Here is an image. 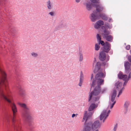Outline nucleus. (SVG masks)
<instances>
[{"label": "nucleus", "mask_w": 131, "mask_h": 131, "mask_svg": "<svg viewBox=\"0 0 131 131\" xmlns=\"http://www.w3.org/2000/svg\"><path fill=\"white\" fill-rule=\"evenodd\" d=\"M0 73L2 77L0 78V98H3L6 101L5 97L8 99L9 96L5 95L3 93L4 89L7 91L8 83L6 80V75L3 70L0 68Z\"/></svg>", "instance_id": "nucleus-1"}, {"label": "nucleus", "mask_w": 131, "mask_h": 131, "mask_svg": "<svg viewBox=\"0 0 131 131\" xmlns=\"http://www.w3.org/2000/svg\"><path fill=\"white\" fill-rule=\"evenodd\" d=\"M6 101L9 103V105L12 108L13 112V117L12 118V126L16 131H20L21 127L17 124H15V118L17 112V108L15 104L12 102L13 98L12 96H9L8 99L5 97Z\"/></svg>", "instance_id": "nucleus-2"}, {"label": "nucleus", "mask_w": 131, "mask_h": 131, "mask_svg": "<svg viewBox=\"0 0 131 131\" xmlns=\"http://www.w3.org/2000/svg\"><path fill=\"white\" fill-rule=\"evenodd\" d=\"M17 104L23 108L22 112L23 116L25 118L26 121L28 123L29 126H31L33 125L32 117L30 114L29 108L25 103L18 102Z\"/></svg>", "instance_id": "nucleus-3"}, {"label": "nucleus", "mask_w": 131, "mask_h": 131, "mask_svg": "<svg viewBox=\"0 0 131 131\" xmlns=\"http://www.w3.org/2000/svg\"><path fill=\"white\" fill-rule=\"evenodd\" d=\"M95 7L96 8V11H94L93 13L91 14L90 19L93 22H94L96 20V19L100 16L101 13L103 9V7L100 5H95Z\"/></svg>", "instance_id": "nucleus-4"}, {"label": "nucleus", "mask_w": 131, "mask_h": 131, "mask_svg": "<svg viewBox=\"0 0 131 131\" xmlns=\"http://www.w3.org/2000/svg\"><path fill=\"white\" fill-rule=\"evenodd\" d=\"M104 77L102 72L98 73L95 76V79H93L92 81V83L91 84V87L94 86L96 84L98 85H101L104 81L102 78Z\"/></svg>", "instance_id": "nucleus-5"}, {"label": "nucleus", "mask_w": 131, "mask_h": 131, "mask_svg": "<svg viewBox=\"0 0 131 131\" xmlns=\"http://www.w3.org/2000/svg\"><path fill=\"white\" fill-rule=\"evenodd\" d=\"M101 85H97V86L94 88V90L92 91L89 95V101L91 99L92 95L96 96L99 95L101 93V88L100 86Z\"/></svg>", "instance_id": "nucleus-6"}, {"label": "nucleus", "mask_w": 131, "mask_h": 131, "mask_svg": "<svg viewBox=\"0 0 131 131\" xmlns=\"http://www.w3.org/2000/svg\"><path fill=\"white\" fill-rule=\"evenodd\" d=\"M110 112V111L109 110L107 112V110H104L103 111L100 115V119L101 121L103 119V122H104L105 120L107 118Z\"/></svg>", "instance_id": "nucleus-7"}, {"label": "nucleus", "mask_w": 131, "mask_h": 131, "mask_svg": "<svg viewBox=\"0 0 131 131\" xmlns=\"http://www.w3.org/2000/svg\"><path fill=\"white\" fill-rule=\"evenodd\" d=\"M103 51L108 53L111 50V44L108 42H105V44L103 46Z\"/></svg>", "instance_id": "nucleus-8"}, {"label": "nucleus", "mask_w": 131, "mask_h": 131, "mask_svg": "<svg viewBox=\"0 0 131 131\" xmlns=\"http://www.w3.org/2000/svg\"><path fill=\"white\" fill-rule=\"evenodd\" d=\"M116 95V90H114L113 93L111 95V100L112 102H113V103L111 105L110 108H112L113 107L114 105L116 102V101L115 100V97Z\"/></svg>", "instance_id": "nucleus-9"}, {"label": "nucleus", "mask_w": 131, "mask_h": 131, "mask_svg": "<svg viewBox=\"0 0 131 131\" xmlns=\"http://www.w3.org/2000/svg\"><path fill=\"white\" fill-rule=\"evenodd\" d=\"M100 122L99 121L95 122L93 124L91 123V128L93 130H94L100 127Z\"/></svg>", "instance_id": "nucleus-10"}, {"label": "nucleus", "mask_w": 131, "mask_h": 131, "mask_svg": "<svg viewBox=\"0 0 131 131\" xmlns=\"http://www.w3.org/2000/svg\"><path fill=\"white\" fill-rule=\"evenodd\" d=\"M102 29L103 32V33L102 34L103 38H104L105 37H106V36L110 34V31L106 30L105 27L102 26Z\"/></svg>", "instance_id": "nucleus-11"}, {"label": "nucleus", "mask_w": 131, "mask_h": 131, "mask_svg": "<svg viewBox=\"0 0 131 131\" xmlns=\"http://www.w3.org/2000/svg\"><path fill=\"white\" fill-rule=\"evenodd\" d=\"M125 68L126 73L128 74L130 71L131 70L130 69V64L128 61L125 62L124 64Z\"/></svg>", "instance_id": "nucleus-12"}, {"label": "nucleus", "mask_w": 131, "mask_h": 131, "mask_svg": "<svg viewBox=\"0 0 131 131\" xmlns=\"http://www.w3.org/2000/svg\"><path fill=\"white\" fill-rule=\"evenodd\" d=\"M91 123L89 122L85 124L83 131H90L91 130Z\"/></svg>", "instance_id": "nucleus-13"}, {"label": "nucleus", "mask_w": 131, "mask_h": 131, "mask_svg": "<svg viewBox=\"0 0 131 131\" xmlns=\"http://www.w3.org/2000/svg\"><path fill=\"white\" fill-rule=\"evenodd\" d=\"M100 96H93L92 95L91 98L92 102L94 103H96V105H97L100 103L99 100L100 99Z\"/></svg>", "instance_id": "nucleus-14"}, {"label": "nucleus", "mask_w": 131, "mask_h": 131, "mask_svg": "<svg viewBox=\"0 0 131 131\" xmlns=\"http://www.w3.org/2000/svg\"><path fill=\"white\" fill-rule=\"evenodd\" d=\"M87 111H85L84 112V117L83 118V119L86 121L93 114V112H89L88 113H87Z\"/></svg>", "instance_id": "nucleus-15"}, {"label": "nucleus", "mask_w": 131, "mask_h": 131, "mask_svg": "<svg viewBox=\"0 0 131 131\" xmlns=\"http://www.w3.org/2000/svg\"><path fill=\"white\" fill-rule=\"evenodd\" d=\"M105 52L102 51L100 52L99 57L100 60L103 61L105 60L106 57Z\"/></svg>", "instance_id": "nucleus-16"}, {"label": "nucleus", "mask_w": 131, "mask_h": 131, "mask_svg": "<svg viewBox=\"0 0 131 131\" xmlns=\"http://www.w3.org/2000/svg\"><path fill=\"white\" fill-rule=\"evenodd\" d=\"M118 77L119 79H122L124 81H126L128 79L127 75L126 74L123 75L121 73L119 74Z\"/></svg>", "instance_id": "nucleus-17"}, {"label": "nucleus", "mask_w": 131, "mask_h": 131, "mask_svg": "<svg viewBox=\"0 0 131 131\" xmlns=\"http://www.w3.org/2000/svg\"><path fill=\"white\" fill-rule=\"evenodd\" d=\"M103 38L105 39L107 41L112 42L113 41V37L111 35H108Z\"/></svg>", "instance_id": "nucleus-18"}, {"label": "nucleus", "mask_w": 131, "mask_h": 131, "mask_svg": "<svg viewBox=\"0 0 131 131\" xmlns=\"http://www.w3.org/2000/svg\"><path fill=\"white\" fill-rule=\"evenodd\" d=\"M101 64L100 63V62H98L96 63L95 66V69L94 71V73H95L96 72V70H98L100 69L101 66Z\"/></svg>", "instance_id": "nucleus-19"}, {"label": "nucleus", "mask_w": 131, "mask_h": 131, "mask_svg": "<svg viewBox=\"0 0 131 131\" xmlns=\"http://www.w3.org/2000/svg\"><path fill=\"white\" fill-rule=\"evenodd\" d=\"M100 16L98 18L96 19V20L97 19H99L100 17H101L102 19L105 20H107L108 19V18L107 16L104 14H100Z\"/></svg>", "instance_id": "nucleus-20"}, {"label": "nucleus", "mask_w": 131, "mask_h": 131, "mask_svg": "<svg viewBox=\"0 0 131 131\" xmlns=\"http://www.w3.org/2000/svg\"><path fill=\"white\" fill-rule=\"evenodd\" d=\"M83 74L82 73V72H81V74L80 76V82L79 84V85L81 86L82 85V83L83 81Z\"/></svg>", "instance_id": "nucleus-21"}, {"label": "nucleus", "mask_w": 131, "mask_h": 131, "mask_svg": "<svg viewBox=\"0 0 131 131\" xmlns=\"http://www.w3.org/2000/svg\"><path fill=\"white\" fill-rule=\"evenodd\" d=\"M130 102L128 101H126L125 102L124 105V107L126 108V111L125 112V113H126L127 112L128 110V108Z\"/></svg>", "instance_id": "nucleus-22"}, {"label": "nucleus", "mask_w": 131, "mask_h": 131, "mask_svg": "<svg viewBox=\"0 0 131 131\" xmlns=\"http://www.w3.org/2000/svg\"><path fill=\"white\" fill-rule=\"evenodd\" d=\"M96 107V105L94 103L92 104L89 107L88 111H91L93 110Z\"/></svg>", "instance_id": "nucleus-23"}, {"label": "nucleus", "mask_w": 131, "mask_h": 131, "mask_svg": "<svg viewBox=\"0 0 131 131\" xmlns=\"http://www.w3.org/2000/svg\"><path fill=\"white\" fill-rule=\"evenodd\" d=\"M86 9L88 10H90L92 8V6L91 4L89 3H86L85 4Z\"/></svg>", "instance_id": "nucleus-24"}, {"label": "nucleus", "mask_w": 131, "mask_h": 131, "mask_svg": "<svg viewBox=\"0 0 131 131\" xmlns=\"http://www.w3.org/2000/svg\"><path fill=\"white\" fill-rule=\"evenodd\" d=\"M17 89L19 90V93L20 94V95H23L24 94L23 91L21 88V86H18L17 88Z\"/></svg>", "instance_id": "nucleus-25"}, {"label": "nucleus", "mask_w": 131, "mask_h": 131, "mask_svg": "<svg viewBox=\"0 0 131 131\" xmlns=\"http://www.w3.org/2000/svg\"><path fill=\"white\" fill-rule=\"evenodd\" d=\"M79 61H81L83 60V57L82 56V52L81 51H79Z\"/></svg>", "instance_id": "nucleus-26"}, {"label": "nucleus", "mask_w": 131, "mask_h": 131, "mask_svg": "<svg viewBox=\"0 0 131 131\" xmlns=\"http://www.w3.org/2000/svg\"><path fill=\"white\" fill-rule=\"evenodd\" d=\"M122 82H119L118 84H117V86L116 89H120L121 88V87L122 86Z\"/></svg>", "instance_id": "nucleus-27"}, {"label": "nucleus", "mask_w": 131, "mask_h": 131, "mask_svg": "<svg viewBox=\"0 0 131 131\" xmlns=\"http://www.w3.org/2000/svg\"><path fill=\"white\" fill-rule=\"evenodd\" d=\"M105 26L107 28H108L109 29H111L112 27V25H109L108 23H105Z\"/></svg>", "instance_id": "nucleus-28"}, {"label": "nucleus", "mask_w": 131, "mask_h": 131, "mask_svg": "<svg viewBox=\"0 0 131 131\" xmlns=\"http://www.w3.org/2000/svg\"><path fill=\"white\" fill-rule=\"evenodd\" d=\"M47 6L49 9H51V4H50V2L49 0L47 2Z\"/></svg>", "instance_id": "nucleus-29"}, {"label": "nucleus", "mask_w": 131, "mask_h": 131, "mask_svg": "<svg viewBox=\"0 0 131 131\" xmlns=\"http://www.w3.org/2000/svg\"><path fill=\"white\" fill-rule=\"evenodd\" d=\"M100 48V47L99 46V45L98 44L96 43L95 44V49L96 50H98Z\"/></svg>", "instance_id": "nucleus-30"}, {"label": "nucleus", "mask_w": 131, "mask_h": 131, "mask_svg": "<svg viewBox=\"0 0 131 131\" xmlns=\"http://www.w3.org/2000/svg\"><path fill=\"white\" fill-rule=\"evenodd\" d=\"M100 25L97 22L95 24L94 27L95 29H98L100 28Z\"/></svg>", "instance_id": "nucleus-31"}, {"label": "nucleus", "mask_w": 131, "mask_h": 131, "mask_svg": "<svg viewBox=\"0 0 131 131\" xmlns=\"http://www.w3.org/2000/svg\"><path fill=\"white\" fill-rule=\"evenodd\" d=\"M97 22L101 26V25H103L104 24V22L103 21L100 20L97 21Z\"/></svg>", "instance_id": "nucleus-32"}, {"label": "nucleus", "mask_w": 131, "mask_h": 131, "mask_svg": "<svg viewBox=\"0 0 131 131\" xmlns=\"http://www.w3.org/2000/svg\"><path fill=\"white\" fill-rule=\"evenodd\" d=\"M98 44L99 45L101 44L102 46H103L105 44V42L104 43L103 41L101 40L99 41Z\"/></svg>", "instance_id": "nucleus-33"}, {"label": "nucleus", "mask_w": 131, "mask_h": 131, "mask_svg": "<svg viewBox=\"0 0 131 131\" xmlns=\"http://www.w3.org/2000/svg\"><path fill=\"white\" fill-rule=\"evenodd\" d=\"M31 54L33 57H36L38 55V54L37 53L34 52L31 53Z\"/></svg>", "instance_id": "nucleus-34"}, {"label": "nucleus", "mask_w": 131, "mask_h": 131, "mask_svg": "<svg viewBox=\"0 0 131 131\" xmlns=\"http://www.w3.org/2000/svg\"><path fill=\"white\" fill-rule=\"evenodd\" d=\"M97 38V41H98L101 40V39L100 37V36L98 34H97L96 36Z\"/></svg>", "instance_id": "nucleus-35"}, {"label": "nucleus", "mask_w": 131, "mask_h": 131, "mask_svg": "<svg viewBox=\"0 0 131 131\" xmlns=\"http://www.w3.org/2000/svg\"><path fill=\"white\" fill-rule=\"evenodd\" d=\"M92 2L94 3H99V0H90Z\"/></svg>", "instance_id": "nucleus-36"}, {"label": "nucleus", "mask_w": 131, "mask_h": 131, "mask_svg": "<svg viewBox=\"0 0 131 131\" xmlns=\"http://www.w3.org/2000/svg\"><path fill=\"white\" fill-rule=\"evenodd\" d=\"M106 91V89H104L102 90H101V92L102 94L104 93H105Z\"/></svg>", "instance_id": "nucleus-37"}, {"label": "nucleus", "mask_w": 131, "mask_h": 131, "mask_svg": "<svg viewBox=\"0 0 131 131\" xmlns=\"http://www.w3.org/2000/svg\"><path fill=\"white\" fill-rule=\"evenodd\" d=\"M129 80L128 79L126 81H124V83L123 84V86H126V84L127 83L128 81Z\"/></svg>", "instance_id": "nucleus-38"}, {"label": "nucleus", "mask_w": 131, "mask_h": 131, "mask_svg": "<svg viewBox=\"0 0 131 131\" xmlns=\"http://www.w3.org/2000/svg\"><path fill=\"white\" fill-rule=\"evenodd\" d=\"M117 124H116V125H115V126H114V129H113V130H114V131H116V129L117 128Z\"/></svg>", "instance_id": "nucleus-39"}, {"label": "nucleus", "mask_w": 131, "mask_h": 131, "mask_svg": "<svg viewBox=\"0 0 131 131\" xmlns=\"http://www.w3.org/2000/svg\"><path fill=\"white\" fill-rule=\"evenodd\" d=\"M130 78H131V71L129 72L128 77V80H129Z\"/></svg>", "instance_id": "nucleus-40"}, {"label": "nucleus", "mask_w": 131, "mask_h": 131, "mask_svg": "<svg viewBox=\"0 0 131 131\" xmlns=\"http://www.w3.org/2000/svg\"><path fill=\"white\" fill-rule=\"evenodd\" d=\"M54 13L53 12H51L49 13V14L50 15L52 16H53L54 15Z\"/></svg>", "instance_id": "nucleus-41"}, {"label": "nucleus", "mask_w": 131, "mask_h": 131, "mask_svg": "<svg viewBox=\"0 0 131 131\" xmlns=\"http://www.w3.org/2000/svg\"><path fill=\"white\" fill-rule=\"evenodd\" d=\"M126 48L127 50H129L130 49V46L129 45H127L126 47Z\"/></svg>", "instance_id": "nucleus-42"}, {"label": "nucleus", "mask_w": 131, "mask_h": 131, "mask_svg": "<svg viewBox=\"0 0 131 131\" xmlns=\"http://www.w3.org/2000/svg\"><path fill=\"white\" fill-rule=\"evenodd\" d=\"M122 93V90H121L119 91V93H118V94L117 96V97H118L119 96V95H120Z\"/></svg>", "instance_id": "nucleus-43"}, {"label": "nucleus", "mask_w": 131, "mask_h": 131, "mask_svg": "<svg viewBox=\"0 0 131 131\" xmlns=\"http://www.w3.org/2000/svg\"><path fill=\"white\" fill-rule=\"evenodd\" d=\"M128 59L129 61L131 62V56H129L128 57Z\"/></svg>", "instance_id": "nucleus-44"}, {"label": "nucleus", "mask_w": 131, "mask_h": 131, "mask_svg": "<svg viewBox=\"0 0 131 131\" xmlns=\"http://www.w3.org/2000/svg\"><path fill=\"white\" fill-rule=\"evenodd\" d=\"M78 115V114H73L72 115V117L73 118L75 116H76H76H77Z\"/></svg>", "instance_id": "nucleus-45"}, {"label": "nucleus", "mask_w": 131, "mask_h": 131, "mask_svg": "<svg viewBox=\"0 0 131 131\" xmlns=\"http://www.w3.org/2000/svg\"><path fill=\"white\" fill-rule=\"evenodd\" d=\"M65 26V25L64 24H63L62 25L61 27H64Z\"/></svg>", "instance_id": "nucleus-46"}, {"label": "nucleus", "mask_w": 131, "mask_h": 131, "mask_svg": "<svg viewBox=\"0 0 131 131\" xmlns=\"http://www.w3.org/2000/svg\"><path fill=\"white\" fill-rule=\"evenodd\" d=\"M80 0H75V1L77 3H79L80 2Z\"/></svg>", "instance_id": "nucleus-47"}, {"label": "nucleus", "mask_w": 131, "mask_h": 131, "mask_svg": "<svg viewBox=\"0 0 131 131\" xmlns=\"http://www.w3.org/2000/svg\"><path fill=\"white\" fill-rule=\"evenodd\" d=\"M93 74H91V80H92V78H93Z\"/></svg>", "instance_id": "nucleus-48"}, {"label": "nucleus", "mask_w": 131, "mask_h": 131, "mask_svg": "<svg viewBox=\"0 0 131 131\" xmlns=\"http://www.w3.org/2000/svg\"><path fill=\"white\" fill-rule=\"evenodd\" d=\"M124 89V87H123L121 89V90H123Z\"/></svg>", "instance_id": "nucleus-49"}, {"label": "nucleus", "mask_w": 131, "mask_h": 131, "mask_svg": "<svg viewBox=\"0 0 131 131\" xmlns=\"http://www.w3.org/2000/svg\"><path fill=\"white\" fill-rule=\"evenodd\" d=\"M111 18H109V20H108V21L109 22H110L111 21Z\"/></svg>", "instance_id": "nucleus-50"}, {"label": "nucleus", "mask_w": 131, "mask_h": 131, "mask_svg": "<svg viewBox=\"0 0 131 131\" xmlns=\"http://www.w3.org/2000/svg\"><path fill=\"white\" fill-rule=\"evenodd\" d=\"M95 131H99V130L98 129H96Z\"/></svg>", "instance_id": "nucleus-51"}, {"label": "nucleus", "mask_w": 131, "mask_h": 131, "mask_svg": "<svg viewBox=\"0 0 131 131\" xmlns=\"http://www.w3.org/2000/svg\"><path fill=\"white\" fill-rule=\"evenodd\" d=\"M96 61V59H95V60H94V61Z\"/></svg>", "instance_id": "nucleus-52"}, {"label": "nucleus", "mask_w": 131, "mask_h": 131, "mask_svg": "<svg viewBox=\"0 0 131 131\" xmlns=\"http://www.w3.org/2000/svg\"><path fill=\"white\" fill-rule=\"evenodd\" d=\"M7 121L8 122L9 121V120L8 119V118H7Z\"/></svg>", "instance_id": "nucleus-53"}]
</instances>
